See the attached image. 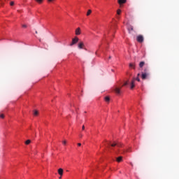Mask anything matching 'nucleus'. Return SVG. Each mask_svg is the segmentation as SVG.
<instances>
[{
    "mask_svg": "<svg viewBox=\"0 0 179 179\" xmlns=\"http://www.w3.org/2000/svg\"><path fill=\"white\" fill-rule=\"evenodd\" d=\"M150 75V72H149V69L145 68L141 73V78L143 80H145V79H148Z\"/></svg>",
    "mask_w": 179,
    "mask_h": 179,
    "instance_id": "f257e3e1",
    "label": "nucleus"
},
{
    "mask_svg": "<svg viewBox=\"0 0 179 179\" xmlns=\"http://www.w3.org/2000/svg\"><path fill=\"white\" fill-rule=\"evenodd\" d=\"M135 80H137V82H141L139 77H136V78L133 79L131 83V89H134V87H135Z\"/></svg>",
    "mask_w": 179,
    "mask_h": 179,
    "instance_id": "f03ea898",
    "label": "nucleus"
},
{
    "mask_svg": "<svg viewBox=\"0 0 179 179\" xmlns=\"http://www.w3.org/2000/svg\"><path fill=\"white\" fill-rule=\"evenodd\" d=\"M78 41H79V38L76 36L72 39V42L71 43H70V46L72 47V45H75V44H76Z\"/></svg>",
    "mask_w": 179,
    "mask_h": 179,
    "instance_id": "7ed1b4c3",
    "label": "nucleus"
},
{
    "mask_svg": "<svg viewBox=\"0 0 179 179\" xmlns=\"http://www.w3.org/2000/svg\"><path fill=\"white\" fill-rule=\"evenodd\" d=\"M143 40H144L143 36H142V35H138V36H137V41H138V43H143Z\"/></svg>",
    "mask_w": 179,
    "mask_h": 179,
    "instance_id": "20e7f679",
    "label": "nucleus"
},
{
    "mask_svg": "<svg viewBox=\"0 0 179 179\" xmlns=\"http://www.w3.org/2000/svg\"><path fill=\"white\" fill-rule=\"evenodd\" d=\"M78 47L79 50L83 49V48L85 47V43H83V41L79 42Z\"/></svg>",
    "mask_w": 179,
    "mask_h": 179,
    "instance_id": "39448f33",
    "label": "nucleus"
},
{
    "mask_svg": "<svg viewBox=\"0 0 179 179\" xmlns=\"http://www.w3.org/2000/svg\"><path fill=\"white\" fill-rule=\"evenodd\" d=\"M110 146H112V148H115V146H117V148H120L121 145H120V143L114 142L113 143L110 144Z\"/></svg>",
    "mask_w": 179,
    "mask_h": 179,
    "instance_id": "423d86ee",
    "label": "nucleus"
},
{
    "mask_svg": "<svg viewBox=\"0 0 179 179\" xmlns=\"http://www.w3.org/2000/svg\"><path fill=\"white\" fill-rule=\"evenodd\" d=\"M58 174H59L61 176V177H62V176L64 175V169H62V168L59 169Z\"/></svg>",
    "mask_w": 179,
    "mask_h": 179,
    "instance_id": "0eeeda50",
    "label": "nucleus"
},
{
    "mask_svg": "<svg viewBox=\"0 0 179 179\" xmlns=\"http://www.w3.org/2000/svg\"><path fill=\"white\" fill-rule=\"evenodd\" d=\"M117 2L119 5H122L123 3H127V0H118Z\"/></svg>",
    "mask_w": 179,
    "mask_h": 179,
    "instance_id": "6e6552de",
    "label": "nucleus"
},
{
    "mask_svg": "<svg viewBox=\"0 0 179 179\" xmlns=\"http://www.w3.org/2000/svg\"><path fill=\"white\" fill-rule=\"evenodd\" d=\"M76 36L80 35V29L79 27L76 29Z\"/></svg>",
    "mask_w": 179,
    "mask_h": 179,
    "instance_id": "1a4fd4ad",
    "label": "nucleus"
},
{
    "mask_svg": "<svg viewBox=\"0 0 179 179\" xmlns=\"http://www.w3.org/2000/svg\"><path fill=\"white\" fill-rule=\"evenodd\" d=\"M144 66H145V62H141L139 63V68H143Z\"/></svg>",
    "mask_w": 179,
    "mask_h": 179,
    "instance_id": "9d476101",
    "label": "nucleus"
},
{
    "mask_svg": "<svg viewBox=\"0 0 179 179\" xmlns=\"http://www.w3.org/2000/svg\"><path fill=\"white\" fill-rule=\"evenodd\" d=\"M116 161L117 162V163H120V162H122V157H118L116 159Z\"/></svg>",
    "mask_w": 179,
    "mask_h": 179,
    "instance_id": "9b49d317",
    "label": "nucleus"
},
{
    "mask_svg": "<svg viewBox=\"0 0 179 179\" xmlns=\"http://www.w3.org/2000/svg\"><path fill=\"white\" fill-rule=\"evenodd\" d=\"M129 30V33H131V31H134V27L133 26H130L128 29Z\"/></svg>",
    "mask_w": 179,
    "mask_h": 179,
    "instance_id": "f8f14e48",
    "label": "nucleus"
},
{
    "mask_svg": "<svg viewBox=\"0 0 179 179\" xmlns=\"http://www.w3.org/2000/svg\"><path fill=\"white\" fill-rule=\"evenodd\" d=\"M104 100L106 103H110V96H105Z\"/></svg>",
    "mask_w": 179,
    "mask_h": 179,
    "instance_id": "ddd939ff",
    "label": "nucleus"
},
{
    "mask_svg": "<svg viewBox=\"0 0 179 179\" xmlns=\"http://www.w3.org/2000/svg\"><path fill=\"white\" fill-rule=\"evenodd\" d=\"M115 93H117V94H120V88L116 87V88L115 89Z\"/></svg>",
    "mask_w": 179,
    "mask_h": 179,
    "instance_id": "4468645a",
    "label": "nucleus"
},
{
    "mask_svg": "<svg viewBox=\"0 0 179 179\" xmlns=\"http://www.w3.org/2000/svg\"><path fill=\"white\" fill-rule=\"evenodd\" d=\"M129 68H133V69H135V64L130 63L129 64Z\"/></svg>",
    "mask_w": 179,
    "mask_h": 179,
    "instance_id": "2eb2a0df",
    "label": "nucleus"
},
{
    "mask_svg": "<svg viewBox=\"0 0 179 179\" xmlns=\"http://www.w3.org/2000/svg\"><path fill=\"white\" fill-rule=\"evenodd\" d=\"M91 14H92V10H88L87 12V16H90Z\"/></svg>",
    "mask_w": 179,
    "mask_h": 179,
    "instance_id": "dca6fc26",
    "label": "nucleus"
},
{
    "mask_svg": "<svg viewBox=\"0 0 179 179\" xmlns=\"http://www.w3.org/2000/svg\"><path fill=\"white\" fill-rule=\"evenodd\" d=\"M31 142V141H30V140H27V141H25V144H26V145H30Z\"/></svg>",
    "mask_w": 179,
    "mask_h": 179,
    "instance_id": "f3484780",
    "label": "nucleus"
},
{
    "mask_svg": "<svg viewBox=\"0 0 179 179\" xmlns=\"http://www.w3.org/2000/svg\"><path fill=\"white\" fill-rule=\"evenodd\" d=\"M34 115H35V116L38 115V110H34Z\"/></svg>",
    "mask_w": 179,
    "mask_h": 179,
    "instance_id": "a211bd4d",
    "label": "nucleus"
},
{
    "mask_svg": "<svg viewBox=\"0 0 179 179\" xmlns=\"http://www.w3.org/2000/svg\"><path fill=\"white\" fill-rule=\"evenodd\" d=\"M129 85V83L128 81H126L124 84L123 86H128Z\"/></svg>",
    "mask_w": 179,
    "mask_h": 179,
    "instance_id": "6ab92c4d",
    "label": "nucleus"
},
{
    "mask_svg": "<svg viewBox=\"0 0 179 179\" xmlns=\"http://www.w3.org/2000/svg\"><path fill=\"white\" fill-rule=\"evenodd\" d=\"M117 15H121V9L117 10Z\"/></svg>",
    "mask_w": 179,
    "mask_h": 179,
    "instance_id": "aec40b11",
    "label": "nucleus"
},
{
    "mask_svg": "<svg viewBox=\"0 0 179 179\" xmlns=\"http://www.w3.org/2000/svg\"><path fill=\"white\" fill-rule=\"evenodd\" d=\"M10 6H13L15 5V2L11 1V2L10 3Z\"/></svg>",
    "mask_w": 179,
    "mask_h": 179,
    "instance_id": "412c9836",
    "label": "nucleus"
},
{
    "mask_svg": "<svg viewBox=\"0 0 179 179\" xmlns=\"http://www.w3.org/2000/svg\"><path fill=\"white\" fill-rule=\"evenodd\" d=\"M38 3H41L43 2V0H36Z\"/></svg>",
    "mask_w": 179,
    "mask_h": 179,
    "instance_id": "4be33fe9",
    "label": "nucleus"
},
{
    "mask_svg": "<svg viewBox=\"0 0 179 179\" xmlns=\"http://www.w3.org/2000/svg\"><path fill=\"white\" fill-rule=\"evenodd\" d=\"M0 118H5V115L3 114L0 115Z\"/></svg>",
    "mask_w": 179,
    "mask_h": 179,
    "instance_id": "5701e85b",
    "label": "nucleus"
},
{
    "mask_svg": "<svg viewBox=\"0 0 179 179\" xmlns=\"http://www.w3.org/2000/svg\"><path fill=\"white\" fill-rule=\"evenodd\" d=\"M62 143H63V145H66V141H63Z\"/></svg>",
    "mask_w": 179,
    "mask_h": 179,
    "instance_id": "b1692460",
    "label": "nucleus"
},
{
    "mask_svg": "<svg viewBox=\"0 0 179 179\" xmlns=\"http://www.w3.org/2000/svg\"><path fill=\"white\" fill-rule=\"evenodd\" d=\"M22 27H24V29H26V27H27V25L23 24V25H22Z\"/></svg>",
    "mask_w": 179,
    "mask_h": 179,
    "instance_id": "393cba45",
    "label": "nucleus"
},
{
    "mask_svg": "<svg viewBox=\"0 0 179 179\" xmlns=\"http://www.w3.org/2000/svg\"><path fill=\"white\" fill-rule=\"evenodd\" d=\"M77 145H78V146H82V143H78Z\"/></svg>",
    "mask_w": 179,
    "mask_h": 179,
    "instance_id": "a878e982",
    "label": "nucleus"
},
{
    "mask_svg": "<svg viewBox=\"0 0 179 179\" xmlns=\"http://www.w3.org/2000/svg\"><path fill=\"white\" fill-rule=\"evenodd\" d=\"M82 129L83 131H85V125L83 126Z\"/></svg>",
    "mask_w": 179,
    "mask_h": 179,
    "instance_id": "bb28decb",
    "label": "nucleus"
},
{
    "mask_svg": "<svg viewBox=\"0 0 179 179\" xmlns=\"http://www.w3.org/2000/svg\"><path fill=\"white\" fill-rule=\"evenodd\" d=\"M139 76H141V73H138L137 78H139Z\"/></svg>",
    "mask_w": 179,
    "mask_h": 179,
    "instance_id": "cd10ccee",
    "label": "nucleus"
},
{
    "mask_svg": "<svg viewBox=\"0 0 179 179\" xmlns=\"http://www.w3.org/2000/svg\"><path fill=\"white\" fill-rule=\"evenodd\" d=\"M83 134H80V138H83Z\"/></svg>",
    "mask_w": 179,
    "mask_h": 179,
    "instance_id": "c85d7f7f",
    "label": "nucleus"
},
{
    "mask_svg": "<svg viewBox=\"0 0 179 179\" xmlns=\"http://www.w3.org/2000/svg\"><path fill=\"white\" fill-rule=\"evenodd\" d=\"M48 2H52L55 0H48Z\"/></svg>",
    "mask_w": 179,
    "mask_h": 179,
    "instance_id": "c756f323",
    "label": "nucleus"
},
{
    "mask_svg": "<svg viewBox=\"0 0 179 179\" xmlns=\"http://www.w3.org/2000/svg\"><path fill=\"white\" fill-rule=\"evenodd\" d=\"M59 179L62 178V176H60V177L59 178Z\"/></svg>",
    "mask_w": 179,
    "mask_h": 179,
    "instance_id": "7c9ffc66",
    "label": "nucleus"
},
{
    "mask_svg": "<svg viewBox=\"0 0 179 179\" xmlns=\"http://www.w3.org/2000/svg\"><path fill=\"white\" fill-rule=\"evenodd\" d=\"M37 33H38L37 31H36V34H37Z\"/></svg>",
    "mask_w": 179,
    "mask_h": 179,
    "instance_id": "2f4dec72",
    "label": "nucleus"
},
{
    "mask_svg": "<svg viewBox=\"0 0 179 179\" xmlns=\"http://www.w3.org/2000/svg\"><path fill=\"white\" fill-rule=\"evenodd\" d=\"M111 59V57H109V59Z\"/></svg>",
    "mask_w": 179,
    "mask_h": 179,
    "instance_id": "473e14b6",
    "label": "nucleus"
},
{
    "mask_svg": "<svg viewBox=\"0 0 179 179\" xmlns=\"http://www.w3.org/2000/svg\"><path fill=\"white\" fill-rule=\"evenodd\" d=\"M131 166H133V164H131Z\"/></svg>",
    "mask_w": 179,
    "mask_h": 179,
    "instance_id": "72a5a7b5",
    "label": "nucleus"
}]
</instances>
